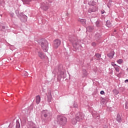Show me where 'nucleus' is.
I'll return each mask as SVG.
<instances>
[{"mask_svg":"<svg viewBox=\"0 0 128 128\" xmlns=\"http://www.w3.org/2000/svg\"><path fill=\"white\" fill-rule=\"evenodd\" d=\"M41 116L44 118H42V122L44 124L48 122V118H50V113L48 110H43L41 112Z\"/></svg>","mask_w":128,"mask_h":128,"instance_id":"f257e3e1","label":"nucleus"},{"mask_svg":"<svg viewBox=\"0 0 128 128\" xmlns=\"http://www.w3.org/2000/svg\"><path fill=\"white\" fill-rule=\"evenodd\" d=\"M38 42L40 44L44 52H46L48 50V42L46 39H41L38 40Z\"/></svg>","mask_w":128,"mask_h":128,"instance_id":"f03ea898","label":"nucleus"},{"mask_svg":"<svg viewBox=\"0 0 128 128\" xmlns=\"http://www.w3.org/2000/svg\"><path fill=\"white\" fill-rule=\"evenodd\" d=\"M57 122L60 124L61 126H65L66 124V122H68V119L66 116L60 115H58L57 116Z\"/></svg>","mask_w":128,"mask_h":128,"instance_id":"7ed1b4c3","label":"nucleus"},{"mask_svg":"<svg viewBox=\"0 0 128 128\" xmlns=\"http://www.w3.org/2000/svg\"><path fill=\"white\" fill-rule=\"evenodd\" d=\"M69 40L70 42H72L73 47L76 50H78L82 48V45L80 44V41L78 40H75L74 38H69Z\"/></svg>","mask_w":128,"mask_h":128,"instance_id":"20e7f679","label":"nucleus"},{"mask_svg":"<svg viewBox=\"0 0 128 128\" xmlns=\"http://www.w3.org/2000/svg\"><path fill=\"white\" fill-rule=\"evenodd\" d=\"M76 118L78 122H82L84 118V114L79 112L76 114Z\"/></svg>","mask_w":128,"mask_h":128,"instance_id":"39448f33","label":"nucleus"},{"mask_svg":"<svg viewBox=\"0 0 128 128\" xmlns=\"http://www.w3.org/2000/svg\"><path fill=\"white\" fill-rule=\"evenodd\" d=\"M66 78V74L64 73V70H60L58 72V78L61 80L62 78Z\"/></svg>","mask_w":128,"mask_h":128,"instance_id":"423d86ee","label":"nucleus"},{"mask_svg":"<svg viewBox=\"0 0 128 128\" xmlns=\"http://www.w3.org/2000/svg\"><path fill=\"white\" fill-rule=\"evenodd\" d=\"M60 44H62V42L60 40L58 39H56L54 40V46L55 48H58L60 46Z\"/></svg>","mask_w":128,"mask_h":128,"instance_id":"0eeeda50","label":"nucleus"},{"mask_svg":"<svg viewBox=\"0 0 128 128\" xmlns=\"http://www.w3.org/2000/svg\"><path fill=\"white\" fill-rule=\"evenodd\" d=\"M40 8L43 10H48V3L42 2L41 4Z\"/></svg>","mask_w":128,"mask_h":128,"instance_id":"6e6552de","label":"nucleus"},{"mask_svg":"<svg viewBox=\"0 0 128 128\" xmlns=\"http://www.w3.org/2000/svg\"><path fill=\"white\" fill-rule=\"evenodd\" d=\"M98 10V7L96 6H91L88 10V12L89 13L94 12H96Z\"/></svg>","mask_w":128,"mask_h":128,"instance_id":"1a4fd4ad","label":"nucleus"},{"mask_svg":"<svg viewBox=\"0 0 128 128\" xmlns=\"http://www.w3.org/2000/svg\"><path fill=\"white\" fill-rule=\"evenodd\" d=\"M38 56L41 60H44V58L46 56L44 54L40 51L38 52Z\"/></svg>","mask_w":128,"mask_h":128,"instance_id":"9d476101","label":"nucleus"},{"mask_svg":"<svg viewBox=\"0 0 128 128\" xmlns=\"http://www.w3.org/2000/svg\"><path fill=\"white\" fill-rule=\"evenodd\" d=\"M82 78H86V76H88V71H86V69H82Z\"/></svg>","mask_w":128,"mask_h":128,"instance_id":"9b49d317","label":"nucleus"},{"mask_svg":"<svg viewBox=\"0 0 128 128\" xmlns=\"http://www.w3.org/2000/svg\"><path fill=\"white\" fill-rule=\"evenodd\" d=\"M28 128H36V124L32 122L29 123Z\"/></svg>","mask_w":128,"mask_h":128,"instance_id":"f8f14e48","label":"nucleus"},{"mask_svg":"<svg viewBox=\"0 0 128 128\" xmlns=\"http://www.w3.org/2000/svg\"><path fill=\"white\" fill-rule=\"evenodd\" d=\"M36 102L37 104H40V95L36 96Z\"/></svg>","mask_w":128,"mask_h":128,"instance_id":"ddd939ff","label":"nucleus"},{"mask_svg":"<svg viewBox=\"0 0 128 128\" xmlns=\"http://www.w3.org/2000/svg\"><path fill=\"white\" fill-rule=\"evenodd\" d=\"M110 58H112L114 56V52H111L107 54Z\"/></svg>","mask_w":128,"mask_h":128,"instance_id":"4468645a","label":"nucleus"},{"mask_svg":"<svg viewBox=\"0 0 128 128\" xmlns=\"http://www.w3.org/2000/svg\"><path fill=\"white\" fill-rule=\"evenodd\" d=\"M116 120L118 122H122V117L120 116V114H117Z\"/></svg>","mask_w":128,"mask_h":128,"instance_id":"2eb2a0df","label":"nucleus"},{"mask_svg":"<svg viewBox=\"0 0 128 128\" xmlns=\"http://www.w3.org/2000/svg\"><path fill=\"white\" fill-rule=\"evenodd\" d=\"M78 22H80L82 24H83V26L86 25V19H78Z\"/></svg>","mask_w":128,"mask_h":128,"instance_id":"dca6fc26","label":"nucleus"},{"mask_svg":"<svg viewBox=\"0 0 128 128\" xmlns=\"http://www.w3.org/2000/svg\"><path fill=\"white\" fill-rule=\"evenodd\" d=\"M95 56L97 60H100V57L102 56V55H100V54H95Z\"/></svg>","mask_w":128,"mask_h":128,"instance_id":"f3484780","label":"nucleus"},{"mask_svg":"<svg viewBox=\"0 0 128 128\" xmlns=\"http://www.w3.org/2000/svg\"><path fill=\"white\" fill-rule=\"evenodd\" d=\"M78 122V120L76 118H72V124H76V123Z\"/></svg>","mask_w":128,"mask_h":128,"instance_id":"a211bd4d","label":"nucleus"},{"mask_svg":"<svg viewBox=\"0 0 128 128\" xmlns=\"http://www.w3.org/2000/svg\"><path fill=\"white\" fill-rule=\"evenodd\" d=\"M87 30H88V32H92V30H94V27L92 26H89L88 27H87L86 28Z\"/></svg>","mask_w":128,"mask_h":128,"instance_id":"6ab92c4d","label":"nucleus"},{"mask_svg":"<svg viewBox=\"0 0 128 128\" xmlns=\"http://www.w3.org/2000/svg\"><path fill=\"white\" fill-rule=\"evenodd\" d=\"M32 0H22L24 4H28L30 2H31Z\"/></svg>","mask_w":128,"mask_h":128,"instance_id":"aec40b11","label":"nucleus"},{"mask_svg":"<svg viewBox=\"0 0 128 128\" xmlns=\"http://www.w3.org/2000/svg\"><path fill=\"white\" fill-rule=\"evenodd\" d=\"M120 66L116 65V66L114 67V68L117 72H120Z\"/></svg>","mask_w":128,"mask_h":128,"instance_id":"412c9836","label":"nucleus"},{"mask_svg":"<svg viewBox=\"0 0 128 128\" xmlns=\"http://www.w3.org/2000/svg\"><path fill=\"white\" fill-rule=\"evenodd\" d=\"M106 26H108V28H110L112 26V24L110 23V20H107L106 22Z\"/></svg>","mask_w":128,"mask_h":128,"instance_id":"4be33fe9","label":"nucleus"},{"mask_svg":"<svg viewBox=\"0 0 128 128\" xmlns=\"http://www.w3.org/2000/svg\"><path fill=\"white\" fill-rule=\"evenodd\" d=\"M47 100L48 102H52V95H49L47 96Z\"/></svg>","mask_w":128,"mask_h":128,"instance_id":"5701e85b","label":"nucleus"},{"mask_svg":"<svg viewBox=\"0 0 128 128\" xmlns=\"http://www.w3.org/2000/svg\"><path fill=\"white\" fill-rule=\"evenodd\" d=\"M96 26H97V28H100V21L97 20L96 22Z\"/></svg>","mask_w":128,"mask_h":128,"instance_id":"b1692460","label":"nucleus"},{"mask_svg":"<svg viewBox=\"0 0 128 128\" xmlns=\"http://www.w3.org/2000/svg\"><path fill=\"white\" fill-rule=\"evenodd\" d=\"M89 4H90V6H94V4H96V2H94V1H90L89 2Z\"/></svg>","mask_w":128,"mask_h":128,"instance_id":"393cba45","label":"nucleus"},{"mask_svg":"<svg viewBox=\"0 0 128 128\" xmlns=\"http://www.w3.org/2000/svg\"><path fill=\"white\" fill-rule=\"evenodd\" d=\"M20 128V122L16 121V128Z\"/></svg>","mask_w":128,"mask_h":128,"instance_id":"a878e982","label":"nucleus"},{"mask_svg":"<svg viewBox=\"0 0 128 128\" xmlns=\"http://www.w3.org/2000/svg\"><path fill=\"white\" fill-rule=\"evenodd\" d=\"M122 62H124V60L122 59H119L117 60V62L118 64H122Z\"/></svg>","mask_w":128,"mask_h":128,"instance_id":"bb28decb","label":"nucleus"},{"mask_svg":"<svg viewBox=\"0 0 128 128\" xmlns=\"http://www.w3.org/2000/svg\"><path fill=\"white\" fill-rule=\"evenodd\" d=\"M15 12H16V16H20V12L18 11V10H16L15 11Z\"/></svg>","mask_w":128,"mask_h":128,"instance_id":"cd10ccee","label":"nucleus"},{"mask_svg":"<svg viewBox=\"0 0 128 128\" xmlns=\"http://www.w3.org/2000/svg\"><path fill=\"white\" fill-rule=\"evenodd\" d=\"M111 65L112 66H114V68L115 66H116L118 64H114V62H111Z\"/></svg>","mask_w":128,"mask_h":128,"instance_id":"c85d7f7f","label":"nucleus"},{"mask_svg":"<svg viewBox=\"0 0 128 128\" xmlns=\"http://www.w3.org/2000/svg\"><path fill=\"white\" fill-rule=\"evenodd\" d=\"M73 106H74V108H78V104L76 102H74Z\"/></svg>","mask_w":128,"mask_h":128,"instance_id":"c756f323","label":"nucleus"},{"mask_svg":"<svg viewBox=\"0 0 128 128\" xmlns=\"http://www.w3.org/2000/svg\"><path fill=\"white\" fill-rule=\"evenodd\" d=\"M126 108L128 110V101L126 102Z\"/></svg>","mask_w":128,"mask_h":128,"instance_id":"7c9ffc66","label":"nucleus"},{"mask_svg":"<svg viewBox=\"0 0 128 128\" xmlns=\"http://www.w3.org/2000/svg\"><path fill=\"white\" fill-rule=\"evenodd\" d=\"M28 72H24V76H28Z\"/></svg>","mask_w":128,"mask_h":128,"instance_id":"2f4dec72","label":"nucleus"},{"mask_svg":"<svg viewBox=\"0 0 128 128\" xmlns=\"http://www.w3.org/2000/svg\"><path fill=\"white\" fill-rule=\"evenodd\" d=\"M92 46H96V42H93L92 44Z\"/></svg>","mask_w":128,"mask_h":128,"instance_id":"473e14b6","label":"nucleus"},{"mask_svg":"<svg viewBox=\"0 0 128 128\" xmlns=\"http://www.w3.org/2000/svg\"><path fill=\"white\" fill-rule=\"evenodd\" d=\"M1 28H2V30H4L6 28V27L4 26H1Z\"/></svg>","mask_w":128,"mask_h":128,"instance_id":"72a5a7b5","label":"nucleus"},{"mask_svg":"<svg viewBox=\"0 0 128 128\" xmlns=\"http://www.w3.org/2000/svg\"><path fill=\"white\" fill-rule=\"evenodd\" d=\"M100 94H104V91L102 90V91L100 92Z\"/></svg>","mask_w":128,"mask_h":128,"instance_id":"f704fd0d","label":"nucleus"},{"mask_svg":"<svg viewBox=\"0 0 128 128\" xmlns=\"http://www.w3.org/2000/svg\"><path fill=\"white\" fill-rule=\"evenodd\" d=\"M24 18L25 20H28V17L26 16H24Z\"/></svg>","mask_w":128,"mask_h":128,"instance_id":"c9c22d12","label":"nucleus"},{"mask_svg":"<svg viewBox=\"0 0 128 128\" xmlns=\"http://www.w3.org/2000/svg\"><path fill=\"white\" fill-rule=\"evenodd\" d=\"M2 23H0V30H2Z\"/></svg>","mask_w":128,"mask_h":128,"instance_id":"e433bc0d","label":"nucleus"},{"mask_svg":"<svg viewBox=\"0 0 128 128\" xmlns=\"http://www.w3.org/2000/svg\"><path fill=\"white\" fill-rule=\"evenodd\" d=\"M124 82H128V80L126 79V80H125Z\"/></svg>","mask_w":128,"mask_h":128,"instance_id":"4c0bfd02","label":"nucleus"},{"mask_svg":"<svg viewBox=\"0 0 128 128\" xmlns=\"http://www.w3.org/2000/svg\"><path fill=\"white\" fill-rule=\"evenodd\" d=\"M14 13L11 14V16L12 17L14 16Z\"/></svg>","mask_w":128,"mask_h":128,"instance_id":"58836bf2","label":"nucleus"},{"mask_svg":"<svg viewBox=\"0 0 128 128\" xmlns=\"http://www.w3.org/2000/svg\"><path fill=\"white\" fill-rule=\"evenodd\" d=\"M104 14V12H102V14Z\"/></svg>","mask_w":128,"mask_h":128,"instance_id":"ea45409f","label":"nucleus"},{"mask_svg":"<svg viewBox=\"0 0 128 128\" xmlns=\"http://www.w3.org/2000/svg\"><path fill=\"white\" fill-rule=\"evenodd\" d=\"M118 94V91L116 92V94Z\"/></svg>","mask_w":128,"mask_h":128,"instance_id":"a19ab883","label":"nucleus"},{"mask_svg":"<svg viewBox=\"0 0 128 128\" xmlns=\"http://www.w3.org/2000/svg\"><path fill=\"white\" fill-rule=\"evenodd\" d=\"M126 70H128V68H127Z\"/></svg>","mask_w":128,"mask_h":128,"instance_id":"79ce46f5","label":"nucleus"}]
</instances>
